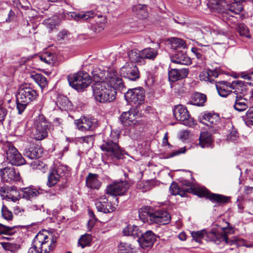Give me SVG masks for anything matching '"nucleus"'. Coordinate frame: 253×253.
Listing matches in <instances>:
<instances>
[{
  "instance_id": "bb28decb",
  "label": "nucleus",
  "mask_w": 253,
  "mask_h": 253,
  "mask_svg": "<svg viewBox=\"0 0 253 253\" xmlns=\"http://www.w3.org/2000/svg\"><path fill=\"white\" fill-rule=\"evenodd\" d=\"M232 89L233 90V92L236 94L242 95H244L247 90V85L246 84L242 81L235 80L231 83V86Z\"/></svg>"
},
{
  "instance_id": "412c9836",
  "label": "nucleus",
  "mask_w": 253,
  "mask_h": 253,
  "mask_svg": "<svg viewBox=\"0 0 253 253\" xmlns=\"http://www.w3.org/2000/svg\"><path fill=\"white\" fill-rule=\"evenodd\" d=\"M151 217V222L159 224H167L170 220V215L167 211L159 210L154 212Z\"/></svg>"
},
{
  "instance_id": "a878e982",
  "label": "nucleus",
  "mask_w": 253,
  "mask_h": 253,
  "mask_svg": "<svg viewBox=\"0 0 253 253\" xmlns=\"http://www.w3.org/2000/svg\"><path fill=\"white\" fill-rule=\"evenodd\" d=\"M62 170L61 168L58 167L56 169H53L50 170L48 175V181L47 185L51 187L57 184L61 177L60 172Z\"/></svg>"
},
{
  "instance_id": "7ed1b4c3",
  "label": "nucleus",
  "mask_w": 253,
  "mask_h": 253,
  "mask_svg": "<svg viewBox=\"0 0 253 253\" xmlns=\"http://www.w3.org/2000/svg\"><path fill=\"white\" fill-rule=\"evenodd\" d=\"M38 94L36 90L28 84L20 86L16 95L17 108L19 114H21L27 105L35 100Z\"/></svg>"
},
{
  "instance_id": "f8f14e48",
  "label": "nucleus",
  "mask_w": 253,
  "mask_h": 253,
  "mask_svg": "<svg viewBox=\"0 0 253 253\" xmlns=\"http://www.w3.org/2000/svg\"><path fill=\"white\" fill-rule=\"evenodd\" d=\"M38 241L40 246L38 248L42 253H49L55 247V243L53 240L49 238L46 235L39 232L33 240V242Z\"/></svg>"
},
{
  "instance_id": "5fc2aeb1",
  "label": "nucleus",
  "mask_w": 253,
  "mask_h": 253,
  "mask_svg": "<svg viewBox=\"0 0 253 253\" xmlns=\"http://www.w3.org/2000/svg\"><path fill=\"white\" fill-rule=\"evenodd\" d=\"M14 227L15 226L9 227L0 223V234L9 235H12L15 232L13 231Z\"/></svg>"
},
{
  "instance_id": "4be33fe9",
  "label": "nucleus",
  "mask_w": 253,
  "mask_h": 253,
  "mask_svg": "<svg viewBox=\"0 0 253 253\" xmlns=\"http://www.w3.org/2000/svg\"><path fill=\"white\" fill-rule=\"evenodd\" d=\"M199 120L202 123L212 126L219 123L220 117L217 113L206 112L201 115Z\"/></svg>"
},
{
  "instance_id": "ea45409f",
  "label": "nucleus",
  "mask_w": 253,
  "mask_h": 253,
  "mask_svg": "<svg viewBox=\"0 0 253 253\" xmlns=\"http://www.w3.org/2000/svg\"><path fill=\"white\" fill-rule=\"evenodd\" d=\"M128 56L129 60L131 61L130 63H141L143 60L142 55H141V50H139L136 49H134L128 53Z\"/></svg>"
},
{
  "instance_id": "4468645a",
  "label": "nucleus",
  "mask_w": 253,
  "mask_h": 253,
  "mask_svg": "<svg viewBox=\"0 0 253 253\" xmlns=\"http://www.w3.org/2000/svg\"><path fill=\"white\" fill-rule=\"evenodd\" d=\"M120 75L130 80L135 81L139 78V72L133 63H126L120 69Z\"/></svg>"
},
{
  "instance_id": "e433bc0d",
  "label": "nucleus",
  "mask_w": 253,
  "mask_h": 253,
  "mask_svg": "<svg viewBox=\"0 0 253 253\" xmlns=\"http://www.w3.org/2000/svg\"><path fill=\"white\" fill-rule=\"evenodd\" d=\"M100 182L98 180L97 175L89 173L86 179V185L91 189H98L100 186Z\"/></svg>"
},
{
  "instance_id": "603ef678",
  "label": "nucleus",
  "mask_w": 253,
  "mask_h": 253,
  "mask_svg": "<svg viewBox=\"0 0 253 253\" xmlns=\"http://www.w3.org/2000/svg\"><path fill=\"white\" fill-rule=\"evenodd\" d=\"M245 121L247 126L253 125V107H251L246 112Z\"/></svg>"
},
{
  "instance_id": "0e129e2a",
  "label": "nucleus",
  "mask_w": 253,
  "mask_h": 253,
  "mask_svg": "<svg viewBox=\"0 0 253 253\" xmlns=\"http://www.w3.org/2000/svg\"><path fill=\"white\" fill-rule=\"evenodd\" d=\"M14 196L20 198L21 194L20 192L17 190L16 188L15 187H11L10 190H9V192L8 193Z\"/></svg>"
},
{
  "instance_id": "dca6fc26",
  "label": "nucleus",
  "mask_w": 253,
  "mask_h": 253,
  "mask_svg": "<svg viewBox=\"0 0 253 253\" xmlns=\"http://www.w3.org/2000/svg\"><path fill=\"white\" fill-rule=\"evenodd\" d=\"M75 124L81 131L93 130L98 126L97 120L94 118L84 117L74 121Z\"/></svg>"
},
{
  "instance_id": "ddd939ff",
  "label": "nucleus",
  "mask_w": 253,
  "mask_h": 253,
  "mask_svg": "<svg viewBox=\"0 0 253 253\" xmlns=\"http://www.w3.org/2000/svg\"><path fill=\"white\" fill-rule=\"evenodd\" d=\"M107 74L105 81L106 85L111 89H115V91L117 90H122L124 87V84L122 78L119 76L116 71L109 70Z\"/></svg>"
},
{
  "instance_id": "6ab92c4d",
  "label": "nucleus",
  "mask_w": 253,
  "mask_h": 253,
  "mask_svg": "<svg viewBox=\"0 0 253 253\" xmlns=\"http://www.w3.org/2000/svg\"><path fill=\"white\" fill-rule=\"evenodd\" d=\"M95 206L98 211L105 213L113 212L116 209L105 195H102L97 199Z\"/></svg>"
},
{
  "instance_id": "09e8293b",
  "label": "nucleus",
  "mask_w": 253,
  "mask_h": 253,
  "mask_svg": "<svg viewBox=\"0 0 253 253\" xmlns=\"http://www.w3.org/2000/svg\"><path fill=\"white\" fill-rule=\"evenodd\" d=\"M228 127L231 128V129L229 130V133L227 135L226 139L228 141H234L238 137L237 131L232 124L228 125Z\"/></svg>"
},
{
  "instance_id": "2f4dec72",
  "label": "nucleus",
  "mask_w": 253,
  "mask_h": 253,
  "mask_svg": "<svg viewBox=\"0 0 253 253\" xmlns=\"http://www.w3.org/2000/svg\"><path fill=\"white\" fill-rule=\"evenodd\" d=\"M123 233L125 236H131L135 238L140 236L141 230L138 226L129 224L123 229Z\"/></svg>"
},
{
  "instance_id": "a211bd4d",
  "label": "nucleus",
  "mask_w": 253,
  "mask_h": 253,
  "mask_svg": "<svg viewBox=\"0 0 253 253\" xmlns=\"http://www.w3.org/2000/svg\"><path fill=\"white\" fill-rule=\"evenodd\" d=\"M196 193L199 197H206L212 202L218 204L227 203L228 201L227 197L219 194L211 193L205 188H199L197 190Z\"/></svg>"
},
{
  "instance_id": "393cba45",
  "label": "nucleus",
  "mask_w": 253,
  "mask_h": 253,
  "mask_svg": "<svg viewBox=\"0 0 253 253\" xmlns=\"http://www.w3.org/2000/svg\"><path fill=\"white\" fill-rule=\"evenodd\" d=\"M136 111H128L123 112L120 117V120L124 126H130L135 124L137 119Z\"/></svg>"
},
{
  "instance_id": "864d4df0",
  "label": "nucleus",
  "mask_w": 253,
  "mask_h": 253,
  "mask_svg": "<svg viewBox=\"0 0 253 253\" xmlns=\"http://www.w3.org/2000/svg\"><path fill=\"white\" fill-rule=\"evenodd\" d=\"M238 31L241 36L247 38L250 37V31L248 28L244 24H240L238 25Z\"/></svg>"
},
{
  "instance_id": "423d86ee",
  "label": "nucleus",
  "mask_w": 253,
  "mask_h": 253,
  "mask_svg": "<svg viewBox=\"0 0 253 253\" xmlns=\"http://www.w3.org/2000/svg\"><path fill=\"white\" fill-rule=\"evenodd\" d=\"M100 148L110 163L118 165V161L123 159V151L117 142L111 140H104Z\"/></svg>"
},
{
  "instance_id": "58836bf2",
  "label": "nucleus",
  "mask_w": 253,
  "mask_h": 253,
  "mask_svg": "<svg viewBox=\"0 0 253 253\" xmlns=\"http://www.w3.org/2000/svg\"><path fill=\"white\" fill-rule=\"evenodd\" d=\"M169 190L171 195H179L181 197H184L186 195V192H189L190 191L189 188L181 189L175 182H172L171 184Z\"/></svg>"
},
{
  "instance_id": "49530a36",
  "label": "nucleus",
  "mask_w": 253,
  "mask_h": 253,
  "mask_svg": "<svg viewBox=\"0 0 253 253\" xmlns=\"http://www.w3.org/2000/svg\"><path fill=\"white\" fill-rule=\"evenodd\" d=\"M132 11L136 12L140 18H145L147 16V12L145 8L141 4H138L132 7Z\"/></svg>"
},
{
  "instance_id": "c9c22d12",
  "label": "nucleus",
  "mask_w": 253,
  "mask_h": 253,
  "mask_svg": "<svg viewBox=\"0 0 253 253\" xmlns=\"http://www.w3.org/2000/svg\"><path fill=\"white\" fill-rule=\"evenodd\" d=\"M248 107L247 100L241 95L236 96V100L234 104V108L239 112L245 110Z\"/></svg>"
},
{
  "instance_id": "c85d7f7f",
  "label": "nucleus",
  "mask_w": 253,
  "mask_h": 253,
  "mask_svg": "<svg viewBox=\"0 0 253 253\" xmlns=\"http://www.w3.org/2000/svg\"><path fill=\"white\" fill-rule=\"evenodd\" d=\"M109 71V70L105 71L98 68H94L91 72L93 80L95 83H105Z\"/></svg>"
},
{
  "instance_id": "6e6552de",
  "label": "nucleus",
  "mask_w": 253,
  "mask_h": 253,
  "mask_svg": "<svg viewBox=\"0 0 253 253\" xmlns=\"http://www.w3.org/2000/svg\"><path fill=\"white\" fill-rule=\"evenodd\" d=\"M48 123L42 115H40L34 120L33 134L35 139L42 140L47 136Z\"/></svg>"
},
{
  "instance_id": "774afa93",
  "label": "nucleus",
  "mask_w": 253,
  "mask_h": 253,
  "mask_svg": "<svg viewBox=\"0 0 253 253\" xmlns=\"http://www.w3.org/2000/svg\"><path fill=\"white\" fill-rule=\"evenodd\" d=\"M191 51L195 55L196 57L198 58H201L202 57V54L200 52V49L196 47H192L191 48Z\"/></svg>"
},
{
  "instance_id": "338daca9",
  "label": "nucleus",
  "mask_w": 253,
  "mask_h": 253,
  "mask_svg": "<svg viewBox=\"0 0 253 253\" xmlns=\"http://www.w3.org/2000/svg\"><path fill=\"white\" fill-rule=\"evenodd\" d=\"M6 114V110L2 107L0 106V122H2L4 120Z\"/></svg>"
},
{
  "instance_id": "72a5a7b5",
  "label": "nucleus",
  "mask_w": 253,
  "mask_h": 253,
  "mask_svg": "<svg viewBox=\"0 0 253 253\" xmlns=\"http://www.w3.org/2000/svg\"><path fill=\"white\" fill-rule=\"evenodd\" d=\"M21 191L22 192V197L26 200L37 197L40 194L37 189L32 187L22 188Z\"/></svg>"
},
{
  "instance_id": "de8ad7c7",
  "label": "nucleus",
  "mask_w": 253,
  "mask_h": 253,
  "mask_svg": "<svg viewBox=\"0 0 253 253\" xmlns=\"http://www.w3.org/2000/svg\"><path fill=\"white\" fill-rule=\"evenodd\" d=\"M211 34H212V35L223 36L225 39H227L229 35V31L221 29L217 27H215L212 29Z\"/></svg>"
},
{
  "instance_id": "7c9ffc66",
  "label": "nucleus",
  "mask_w": 253,
  "mask_h": 253,
  "mask_svg": "<svg viewBox=\"0 0 253 253\" xmlns=\"http://www.w3.org/2000/svg\"><path fill=\"white\" fill-rule=\"evenodd\" d=\"M171 62L179 64L187 65L191 63L190 58L183 52H178L171 57Z\"/></svg>"
},
{
  "instance_id": "b1692460",
  "label": "nucleus",
  "mask_w": 253,
  "mask_h": 253,
  "mask_svg": "<svg viewBox=\"0 0 253 253\" xmlns=\"http://www.w3.org/2000/svg\"><path fill=\"white\" fill-rule=\"evenodd\" d=\"M188 70L186 68L181 69H173L169 72V78L170 81L175 82L187 77Z\"/></svg>"
},
{
  "instance_id": "2eb2a0df",
  "label": "nucleus",
  "mask_w": 253,
  "mask_h": 253,
  "mask_svg": "<svg viewBox=\"0 0 253 253\" xmlns=\"http://www.w3.org/2000/svg\"><path fill=\"white\" fill-rule=\"evenodd\" d=\"M129 184L126 181H116L107 187L106 193L115 196L122 195L127 190Z\"/></svg>"
},
{
  "instance_id": "cd10ccee",
  "label": "nucleus",
  "mask_w": 253,
  "mask_h": 253,
  "mask_svg": "<svg viewBox=\"0 0 253 253\" xmlns=\"http://www.w3.org/2000/svg\"><path fill=\"white\" fill-rule=\"evenodd\" d=\"M231 83L221 81L216 83V88L219 95L222 97H226L231 92Z\"/></svg>"
},
{
  "instance_id": "8fccbe9b",
  "label": "nucleus",
  "mask_w": 253,
  "mask_h": 253,
  "mask_svg": "<svg viewBox=\"0 0 253 253\" xmlns=\"http://www.w3.org/2000/svg\"><path fill=\"white\" fill-rule=\"evenodd\" d=\"M77 142L84 144L86 143L88 145H92L94 140L93 136L92 135H86L83 137H79L76 138Z\"/></svg>"
},
{
  "instance_id": "bf43d9fd",
  "label": "nucleus",
  "mask_w": 253,
  "mask_h": 253,
  "mask_svg": "<svg viewBox=\"0 0 253 253\" xmlns=\"http://www.w3.org/2000/svg\"><path fill=\"white\" fill-rule=\"evenodd\" d=\"M70 33L66 30H63L57 35V40L59 41H64L68 39Z\"/></svg>"
},
{
  "instance_id": "9b49d317",
  "label": "nucleus",
  "mask_w": 253,
  "mask_h": 253,
  "mask_svg": "<svg viewBox=\"0 0 253 253\" xmlns=\"http://www.w3.org/2000/svg\"><path fill=\"white\" fill-rule=\"evenodd\" d=\"M173 114L175 119L189 126L194 125V120L190 116L187 108L183 105H176L173 109Z\"/></svg>"
},
{
  "instance_id": "37998d69",
  "label": "nucleus",
  "mask_w": 253,
  "mask_h": 253,
  "mask_svg": "<svg viewBox=\"0 0 253 253\" xmlns=\"http://www.w3.org/2000/svg\"><path fill=\"white\" fill-rule=\"evenodd\" d=\"M206 96L202 93L195 92L192 97V104L197 106H203L206 101Z\"/></svg>"
},
{
  "instance_id": "a19ab883",
  "label": "nucleus",
  "mask_w": 253,
  "mask_h": 253,
  "mask_svg": "<svg viewBox=\"0 0 253 253\" xmlns=\"http://www.w3.org/2000/svg\"><path fill=\"white\" fill-rule=\"evenodd\" d=\"M39 58L42 61L48 65H53L56 60V56L49 51L43 53L39 56Z\"/></svg>"
},
{
  "instance_id": "20e7f679",
  "label": "nucleus",
  "mask_w": 253,
  "mask_h": 253,
  "mask_svg": "<svg viewBox=\"0 0 253 253\" xmlns=\"http://www.w3.org/2000/svg\"><path fill=\"white\" fill-rule=\"evenodd\" d=\"M67 16L65 15L66 18L68 19H74L76 21L80 20H87L88 19L92 20L95 19V23L91 24V28L93 31L96 33H99L102 31L105 26L106 23V19L105 18L101 16L100 17H94V12L92 11H88L85 12H81L79 14H77L75 12H69L67 13Z\"/></svg>"
},
{
  "instance_id": "f03ea898",
  "label": "nucleus",
  "mask_w": 253,
  "mask_h": 253,
  "mask_svg": "<svg viewBox=\"0 0 253 253\" xmlns=\"http://www.w3.org/2000/svg\"><path fill=\"white\" fill-rule=\"evenodd\" d=\"M244 1L245 0H212L211 3L214 5L213 8L221 12L223 20L225 21L230 17H233L234 14H239L243 10L240 2Z\"/></svg>"
},
{
  "instance_id": "4d7b16f0",
  "label": "nucleus",
  "mask_w": 253,
  "mask_h": 253,
  "mask_svg": "<svg viewBox=\"0 0 253 253\" xmlns=\"http://www.w3.org/2000/svg\"><path fill=\"white\" fill-rule=\"evenodd\" d=\"M241 78L248 80V84L251 85H253V72H242L240 73Z\"/></svg>"
},
{
  "instance_id": "473e14b6",
  "label": "nucleus",
  "mask_w": 253,
  "mask_h": 253,
  "mask_svg": "<svg viewBox=\"0 0 253 253\" xmlns=\"http://www.w3.org/2000/svg\"><path fill=\"white\" fill-rule=\"evenodd\" d=\"M138 213L140 218L143 222L149 219L151 221V217L153 216L152 214H154V212L150 207L144 206L139 210Z\"/></svg>"
},
{
  "instance_id": "052dcab7",
  "label": "nucleus",
  "mask_w": 253,
  "mask_h": 253,
  "mask_svg": "<svg viewBox=\"0 0 253 253\" xmlns=\"http://www.w3.org/2000/svg\"><path fill=\"white\" fill-rule=\"evenodd\" d=\"M40 246V242L36 241L33 242L32 247L29 249L27 253H42L41 251L38 248Z\"/></svg>"
},
{
  "instance_id": "680f3d73",
  "label": "nucleus",
  "mask_w": 253,
  "mask_h": 253,
  "mask_svg": "<svg viewBox=\"0 0 253 253\" xmlns=\"http://www.w3.org/2000/svg\"><path fill=\"white\" fill-rule=\"evenodd\" d=\"M209 78V82L212 83L214 81V79L217 78L218 76V73L217 71L215 70H207Z\"/></svg>"
},
{
  "instance_id": "c756f323",
  "label": "nucleus",
  "mask_w": 253,
  "mask_h": 253,
  "mask_svg": "<svg viewBox=\"0 0 253 253\" xmlns=\"http://www.w3.org/2000/svg\"><path fill=\"white\" fill-rule=\"evenodd\" d=\"M171 48L174 50L185 49L188 48L186 42L182 39L172 37L168 40Z\"/></svg>"
},
{
  "instance_id": "13d9d810",
  "label": "nucleus",
  "mask_w": 253,
  "mask_h": 253,
  "mask_svg": "<svg viewBox=\"0 0 253 253\" xmlns=\"http://www.w3.org/2000/svg\"><path fill=\"white\" fill-rule=\"evenodd\" d=\"M43 24L52 29L58 24V20L54 18H49L44 20Z\"/></svg>"
},
{
  "instance_id": "6e6d98bb",
  "label": "nucleus",
  "mask_w": 253,
  "mask_h": 253,
  "mask_svg": "<svg viewBox=\"0 0 253 253\" xmlns=\"http://www.w3.org/2000/svg\"><path fill=\"white\" fill-rule=\"evenodd\" d=\"M1 213L2 217L7 220H11L12 219L13 215L11 211L3 205L1 208Z\"/></svg>"
},
{
  "instance_id": "79ce46f5",
  "label": "nucleus",
  "mask_w": 253,
  "mask_h": 253,
  "mask_svg": "<svg viewBox=\"0 0 253 253\" xmlns=\"http://www.w3.org/2000/svg\"><path fill=\"white\" fill-rule=\"evenodd\" d=\"M31 77L42 89H43L47 86L48 81L47 79L43 75L41 74H35L32 75Z\"/></svg>"
},
{
  "instance_id": "0eeeda50",
  "label": "nucleus",
  "mask_w": 253,
  "mask_h": 253,
  "mask_svg": "<svg viewBox=\"0 0 253 253\" xmlns=\"http://www.w3.org/2000/svg\"><path fill=\"white\" fill-rule=\"evenodd\" d=\"M68 81L70 85L78 91H83L91 83L89 75L81 72L69 75Z\"/></svg>"
},
{
  "instance_id": "f257e3e1",
  "label": "nucleus",
  "mask_w": 253,
  "mask_h": 253,
  "mask_svg": "<svg viewBox=\"0 0 253 253\" xmlns=\"http://www.w3.org/2000/svg\"><path fill=\"white\" fill-rule=\"evenodd\" d=\"M227 224V226L221 228L220 230H218L217 232L211 231L207 233L205 230L193 231L191 232L192 237L193 240L199 243L202 239H205L217 245L221 242L232 245L234 241L229 240L228 236L234 233V229L232 227H229L228 223Z\"/></svg>"
},
{
  "instance_id": "e2e57ef3",
  "label": "nucleus",
  "mask_w": 253,
  "mask_h": 253,
  "mask_svg": "<svg viewBox=\"0 0 253 253\" xmlns=\"http://www.w3.org/2000/svg\"><path fill=\"white\" fill-rule=\"evenodd\" d=\"M208 74L209 73L208 72L207 70L202 72L200 73V76H199L200 80L209 82V78Z\"/></svg>"
},
{
  "instance_id": "aec40b11",
  "label": "nucleus",
  "mask_w": 253,
  "mask_h": 253,
  "mask_svg": "<svg viewBox=\"0 0 253 253\" xmlns=\"http://www.w3.org/2000/svg\"><path fill=\"white\" fill-rule=\"evenodd\" d=\"M137 238V241L142 248L151 247L156 239V235L151 230H148L144 233L141 231V235Z\"/></svg>"
},
{
  "instance_id": "4c0bfd02",
  "label": "nucleus",
  "mask_w": 253,
  "mask_h": 253,
  "mask_svg": "<svg viewBox=\"0 0 253 253\" xmlns=\"http://www.w3.org/2000/svg\"><path fill=\"white\" fill-rule=\"evenodd\" d=\"M158 54V49L147 47L141 50V55L143 59L154 60Z\"/></svg>"
},
{
  "instance_id": "5701e85b",
  "label": "nucleus",
  "mask_w": 253,
  "mask_h": 253,
  "mask_svg": "<svg viewBox=\"0 0 253 253\" xmlns=\"http://www.w3.org/2000/svg\"><path fill=\"white\" fill-rule=\"evenodd\" d=\"M43 150L38 145L31 144L25 149L24 155L30 159H36L41 157Z\"/></svg>"
},
{
  "instance_id": "f3484780",
  "label": "nucleus",
  "mask_w": 253,
  "mask_h": 253,
  "mask_svg": "<svg viewBox=\"0 0 253 253\" xmlns=\"http://www.w3.org/2000/svg\"><path fill=\"white\" fill-rule=\"evenodd\" d=\"M0 174L2 180L7 182L19 181L20 180L19 172L12 167L0 169Z\"/></svg>"
},
{
  "instance_id": "f704fd0d",
  "label": "nucleus",
  "mask_w": 253,
  "mask_h": 253,
  "mask_svg": "<svg viewBox=\"0 0 253 253\" xmlns=\"http://www.w3.org/2000/svg\"><path fill=\"white\" fill-rule=\"evenodd\" d=\"M212 143L211 134L207 131L201 133L199 144L202 148L208 147Z\"/></svg>"
},
{
  "instance_id": "3c124183",
  "label": "nucleus",
  "mask_w": 253,
  "mask_h": 253,
  "mask_svg": "<svg viewBox=\"0 0 253 253\" xmlns=\"http://www.w3.org/2000/svg\"><path fill=\"white\" fill-rule=\"evenodd\" d=\"M118 253H133V250L129 245L121 243L119 246Z\"/></svg>"
},
{
  "instance_id": "9d476101",
  "label": "nucleus",
  "mask_w": 253,
  "mask_h": 253,
  "mask_svg": "<svg viewBox=\"0 0 253 253\" xmlns=\"http://www.w3.org/2000/svg\"><path fill=\"white\" fill-rule=\"evenodd\" d=\"M125 97L130 105L137 107L144 103L145 91L142 87L129 89L125 94Z\"/></svg>"
},
{
  "instance_id": "69168bd1",
  "label": "nucleus",
  "mask_w": 253,
  "mask_h": 253,
  "mask_svg": "<svg viewBox=\"0 0 253 253\" xmlns=\"http://www.w3.org/2000/svg\"><path fill=\"white\" fill-rule=\"evenodd\" d=\"M69 102V100L67 98L64 96L59 97L57 100V103L61 106V107H64V104Z\"/></svg>"
},
{
  "instance_id": "1a4fd4ad",
  "label": "nucleus",
  "mask_w": 253,
  "mask_h": 253,
  "mask_svg": "<svg viewBox=\"0 0 253 253\" xmlns=\"http://www.w3.org/2000/svg\"><path fill=\"white\" fill-rule=\"evenodd\" d=\"M7 161L12 165L20 166L25 164V160L17 149L9 142L3 144Z\"/></svg>"
},
{
  "instance_id": "a18cd8bd",
  "label": "nucleus",
  "mask_w": 253,
  "mask_h": 253,
  "mask_svg": "<svg viewBox=\"0 0 253 253\" xmlns=\"http://www.w3.org/2000/svg\"><path fill=\"white\" fill-rule=\"evenodd\" d=\"M91 241V236L88 234L82 235L78 241V244L82 249L89 246Z\"/></svg>"
},
{
  "instance_id": "c03bdc74",
  "label": "nucleus",
  "mask_w": 253,
  "mask_h": 253,
  "mask_svg": "<svg viewBox=\"0 0 253 253\" xmlns=\"http://www.w3.org/2000/svg\"><path fill=\"white\" fill-rule=\"evenodd\" d=\"M0 244L4 250L11 252H15L19 248V246L15 243L1 242L0 243Z\"/></svg>"
},
{
  "instance_id": "39448f33",
  "label": "nucleus",
  "mask_w": 253,
  "mask_h": 253,
  "mask_svg": "<svg viewBox=\"0 0 253 253\" xmlns=\"http://www.w3.org/2000/svg\"><path fill=\"white\" fill-rule=\"evenodd\" d=\"M95 99L100 103L110 102L116 98L117 91L111 89L104 82L95 83L92 85Z\"/></svg>"
}]
</instances>
